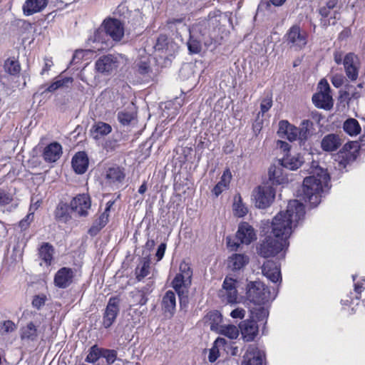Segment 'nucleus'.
<instances>
[{
    "label": "nucleus",
    "instance_id": "51",
    "mask_svg": "<svg viewBox=\"0 0 365 365\" xmlns=\"http://www.w3.org/2000/svg\"><path fill=\"white\" fill-rule=\"evenodd\" d=\"M272 106V98L271 96H267L262 100L260 103V111L258 113L257 116V120L259 118V115L262 114L263 115L265 113H267Z\"/></svg>",
    "mask_w": 365,
    "mask_h": 365
},
{
    "label": "nucleus",
    "instance_id": "18",
    "mask_svg": "<svg viewBox=\"0 0 365 365\" xmlns=\"http://www.w3.org/2000/svg\"><path fill=\"white\" fill-rule=\"evenodd\" d=\"M236 237L240 243L245 245L250 244L257 238L254 228L247 222L239 225Z\"/></svg>",
    "mask_w": 365,
    "mask_h": 365
},
{
    "label": "nucleus",
    "instance_id": "62",
    "mask_svg": "<svg viewBox=\"0 0 365 365\" xmlns=\"http://www.w3.org/2000/svg\"><path fill=\"white\" fill-rule=\"evenodd\" d=\"M246 311L242 308H236L230 312V317L235 319H242L245 317Z\"/></svg>",
    "mask_w": 365,
    "mask_h": 365
},
{
    "label": "nucleus",
    "instance_id": "41",
    "mask_svg": "<svg viewBox=\"0 0 365 365\" xmlns=\"http://www.w3.org/2000/svg\"><path fill=\"white\" fill-rule=\"evenodd\" d=\"M263 305L264 306H261V304H259L258 307L254 308L252 310V317L255 318L258 322L266 324L269 316V309L265 304Z\"/></svg>",
    "mask_w": 365,
    "mask_h": 365
},
{
    "label": "nucleus",
    "instance_id": "32",
    "mask_svg": "<svg viewBox=\"0 0 365 365\" xmlns=\"http://www.w3.org/2000/svg\"><path fill=\"white\" fill-rule=\"evenodd\" d=\"M176 307V298L174 292L167 291L162 299V308L165 313L173 315Z\"/></svg>",
    "mask_w": 365,
    "mask_h": 365
},
{
    "label": "nucleus",
    "instance_id": "63",
    "mask_svg": "<svg viewBox=\"0 0 365 365\" xmlns=\"http://www.w3.org/2000/svg\"><path fill=\"white\" fill-rule=\"evenodd\" d=\"M331 83L336 88H340L344 82V77L342 74H334L331 79Z\"/></svg>",
    "mask_w": 365,
    "mask_h": 365
},
{
    "label": "nucleus",
    "instance_id": "20",
    "mask_svg": "<svg viewBox=\"0 0 365 365\" xmlns=\"http://www.w3.org/2000/svg\"><path fill=\"white\" fill-rule=\"evenodd\" d=\"M237 281L230 277H225L222 284V295L226 298L228 303L237 302Z\"/></svg>",
    "mask_w": 365,
    "mask_h": 365
},
{
    "label": "nucleus",
    "instance_id": "53",
    "mask_svg": "<svg viewBox=\"0 0 365 365\" xmlns=\"http://www.w3.org/2000/svg\"><path fill=\"white\" fill-rule=\"evenodd\" d=\"M135 115L133 113L128 111H121L118 113V119L119 122L123 125H127L134 119Z\"/></svg>",
    "mask_w": 365,
    "mask_h": 365
},
{
    "label": "nucleus",
    "instance_id": "1",
    "mask_svg": "<svg viewBox=\"0 0 365 365\" xmlns=\"http://www.w3.org/2000/svg\"><path fill=\"white\" fill-rule=\"evenodd\" d=\"M305 207L298 200L288 202L286 211L279 212L272 220V231L259 244L258 254L264 258L274 256L289 247L288 238L292 230L304 220Z\"/></svg>",
    "mask_w": 365,
    "mask_h": 365
},
{
    "label": "nucleus",
    "instance_id": "36",
    "mask_svg": "<svg viewBox=\"0 0 365 365\" xmlns=\"http://www.w3.org/2000/svg\"><path fill=\"white\" fill-rule=\"evenodd\" d=\"M108 217L109 214L106 212H103L101 214L99 217L93 222L92 226L88 230L89 235L91 236L96 235L100 232V230L107 225L108 222Z\"/></svg>",
    "mask_w": 365,
    "mask_h": 365
},
{
    "label": "nucleus",
    "instance_id": "49",
    "mask_svg": "<svg viewBox=\"0 0 365 365\" xmlns=\"http://www.w3.org/2000/svg\"><path fill=\"white\" fill-rule=\"evenodd\" d=\"M17 329L16 324L11 320L0 322V334L4 335L14 331Z\"/></svg>",
    "mask_w": 365,
    "mask_h": 365
},
{
    "label": "nucleus",
    "instance_id": "21",
    "mask_svg": "<svg viewBox=\"0 0 365 365\" xmlns=\"http://www.w3.org/2000/svg\"><path fill=\"white\" fill-rule=\"evenodd\" d=\"M262 272L272 282L276 283L282 279L279 265L272 260H267L263 264Z\"/></svg>",
    "mask_w": 365,
    "mask_h": 365
},
{
    "label": "nucleus",
    "instance_id": "55",
    "mask_svg": "<svg viewBox=\"0 0 365 365\" xmlns=\"http://www.w3.org/2000/svg\"><path fill=\"white\" fill-rule=\"evenodd\" d=\"M13 200V196L7 191L0 189V206L9 204Z\"/></svg>",
    "mask_w": 365,
    "mask_h": 365
},
{
    "label": "nucleus",
    "instance_id": "46",
    "mask_svg": "<svg viewBox=\"0 0 365 365\" xmlns=\"http://www.w3.org/2000/svg\"><path fill=\"white\" fill-rule=\"evenodd\" d=\"M130 296L132 298L133 305L143 306L148 301L147 296L142 293L138 289H135V290L130 292Z\"/></svg>",
    "mask_w": 365,
    "mask_h": 365
},
{
    "label": "nucleus",
    "instance_id": "45",
    "mask_svg": "<svg viewBox=\"0 0 365 365\" xmlns=\"http://www.w3.org/2000/svg\"><path fill=\"white\" fill-rule=\"evenodd\" d=\"M4 70L10 75H16L19 73L21 67L18 61L14 58H8L4 62Z\"/></svg>",
    "mask_w": 365,
    "mask_h": 365
},
{
    "label": "nucleus",
    "instance_id": "35",
    "mask_svg": "<svg viewBox=\"0 0 365 365\" xmlns=\"http://www.w3.org/2000/svg\"><path fill=\"white\" fill-rule=\"evenodd\" d=\"M231 178L232 174L230 169L225 170L220 178V180L217 182V184L214 187L212 190V192L216 197L219 196L225 189H227L228 187Z\"/></svg>",
    "mask_w": 365,
    "mask_h": 365
},
{
    "label": "nucleus",
    "instance_id": "44",
    "mask_svg": "<svg viewBox=\"0 0 365 365\" xmlns=\"http://www.w3.org/2000/svg\"><path fill=\"white\" fill-rule=\"evenodd\" d=\"M102 349L95 344L88 349V354L85 359L88 363L95 364L102 357Z\"/></svg>",
    "mask_w": 365,
    "mask_h": 365
},
{
    "label": "nucleus",
    "instance_id": "4",
    "mask_svg": "<svg viewBox=\"0 0 365 365\" xmlns=\"http://www.w3.org/2000/svg\"><path fill=\"white\" fill-rule=\"evenodd\" d=\"M222 19L227 20V16L222 14L220 10H215L210 12L207 19L195 23L191 27L187 28V30L189 34L202 38L203 44L208 47L215 41L216 29L221 24Z\"/></svg>",
    "mask_w": 365,
    "mask_h": 365
},
{
    "label": "nucleus",
    "instance_id": "52",
    "mask_svg": "<svg viewBox=\"0 0 365 365\" xmlns=\"http://www.w3.org/2000/svg\"><path fill=\"white\" fill-rule=\"evenodd\" d=\"M102 357L108 364H112L117 359V351L114 349H102Z\"/></svg>",
    "mask_w": 365,
    "mask_h": 365
},
{
    "label": "nucleus",
    "instance_id": "15",
    "mask_svg": "<svg viewBox=\"0 0 365 365\" xmlns=\"http://www.w3.org/2000/svg\"><path fill=\"white\" fill-rule=\"evenodd\" d=\"M284 168H285L279 160L270 165L268 170L269 180L273 184L281 185L288 182L287 174Z\"/></svg>",
    "mask_w": 365,
    "mask_h": 365
},
{
    "label": "nucleus",
    "instance_id": "64",
    "mask_svg": "<svg viewBox=\"0 0 365 365\" xmlns=\"http://www.w3.org/2000/svg\"><path fill=\"white\" fill-rule=\"evenodd\" d=\"M56 217L61 221L66 222L70 218V216L66 212V210L61 206L57 208Z\"/></svg>",
    "mask_w": 365,
    "mask_h": 365
},
{
    "label": "nucleus",
    "instance_id": "16",
    "mask_svg": "<svg viewBox=\"0 0 365 365\" xmlns=\"http://www.w3.org/2000/svg\"><path fill=\"white\" fill-rule=\"evenodd\" d=\"M74 275L73 269L66 267L61 268L54 276L55 286L61 289L67 288L73 282Z\"/></svg>",
    "mask_w": 365,
    "mask_h": 365
},
{
    "label": "nucleus",
    "instance_id": "38",
    "mask_svg": "<svg viewBox=\"0 0 365 365\" xmlns=\"http://www.w3.org/2000/svg\"><path fill=\"white\" fill-rule=\"evenodd\" d=\"M227 341L225 339L217 337L214 342L213 346L210 349L208 359L210 362H215L219 357V349L223 348L227 344Z\"/></svg>",
    "mask_w": 365,
    "mask_h": 365
},
{
    "label": "nucleus",
    "instance_id": "12",
    "mask_svg": "<svg viewBox=\"0 0 365 365\" xmlns=\"http://www.w3.org/2000/svg\"><path fill=\"white\" fill-rule=\"evenodd\" d=\"M70 206L79 216H87L91 206L90 196L87 194L78 195L71 201Z\"/></svg>",
    "mask_w": 365,
    "mask_h": 365
},
{
    "label": "nucleus",
    "instance_id": "57",
    "mask_svg": "<svg viewBox=\"0 0 365 365\" xmlns=\"http://www.w3.org/2000/svg\"><path fill=\"white\" fill-rule=\"evenodd\" d=\"M292 125L290 124L287 120H282L279 123V129L277 133L279 137L284 136L285 133H287L289 129Z\"/></svg>",
    "mask_w": 365,
    "mask_h": 365
},
{
    "label": "nucleus",
    "instance_id": "30",
    "mask_svg": "<svg viewBox=\"0 0 365 365\" xmlns=\"http://www.w3.org/2000/svg\"><path fill=\"white\" fill-rule=\"evenodd\" d=\"M279 160L285 168L291 170L298 169L304 162L303 158L298 153L288 154Z\"/></svg>",
    "mask_w": 365,
    "mask_h": 365
},
{
    "label": "nucleus",
    "instance_id": "59",
    "mask_svg": "<svg viewBox=\"0 0 365 365\" xmlns=\"http://www.w3.org/2000/svg\"><path fill=\"white\" fill-rule=\"evenodd\" d=\"M154 288H155L154 281L151 278H149L146 282V284L138 289L142 293L145 294V296L148 297L150 293H152Z\"/></svg>",
    "mask_w": 365,
    "mask_h": 365
},
{
    "label": "nucleus",
    "instance_id": "17",
    "mask_svg": "<svg viewBox=\"0 0 365 365\" xmlns=\"http://www.w3.org/2000/svg\"><path fill=\"white\" fill-rule=\"evenodd\" d=\"M343 64L347 78L354 81L359 76V63L358 58L353 53H347L344 58Z\"/></svg>",
    "mask_w": 365,
    "mask_h": 365
},
{
    "label": "nucleus",
    "instance_id": "27",
    "mask_svg": "<svg viewBox=\"0 0 365 365\" xmlns=\"http://www.w3.org/2000/svg\"><path fill=\"white\" fill-rule=\"evenodd\" d=\"M312 102L319 108L329 110L333 106L332 98L328 92H318L313 95Z\"/></svg>",
    "mask_w": 365,
    "mask_h": 365
},
{
    "label": "nucleus",
    "instance_id": "31",
    "mask_svg": "<svg viewBox=\"0 0 365 365\" xmlns=\"http://www.w3.org/2000/svg\"><path fill=\"white\" fill-rule=\"evenodd\" d=\"M204 319L205 323L207 324L213 331L217 332L222 326L220 324L222 320V314L217 310L208 312Z\"/></svg>",
    "mask_w": 365,
    "mask_h": 365
},
{
    "label": "nucleus",
    "instance_id": "37",
    "mask_svg": "<svg viewBox=\"0 0 365 365\" xmlns=\"http://www.w3.org/2000/svg\"><path fill=\"white\" fill-rule=\"evenodd\" d=\"M189 35L190 38L187 42L189 53L197 54L200 53L202 50V44L203 43L202 39L192 34H189Z\"/></svg>",
    "mask_w": 365,
    "mask_h": 365
},
{
    "label": "nucleus",
    "instance_id": "8",
    "mask_svg": "<svg viewBox=\"0 0 365 365\" xmlns=\"http://www.w3.org/2000/svg\"><path fill=\"white\" fill-rule=\"evenodd\" d=\"M284 37L287 46L294 51L302 50L307 43L308 34L298 25L291 26Z\"/></svg>",
    "mask_w": 365,
    "mask_h": 365
},
{
    "label": "nucleus",
    "instance_id": "7",
    "mask_svg": "<svg viewBox=\"0 0 365 365\" xmlns=\"http://www.w3.org/2000/svg\"><path fill=\"white\" fill-rule=\"evenodd\" d=\"M340 6L337 0H329L326 4L319 9V14L321 16L320 24L324 28L330 25H334L340 16Z\"/></svg>",
    "mask_w": 365,
    "mask_h": 365
},
{
    "label": "nucleus",
    "instance_id": "14",
    "mask_svg": "<svg viewBox=\"0 0 365 365\" xmlns=\"http://www.w3.org/2000/svg\"><path fill=\"white\" fill-rule=\"evenodd\" d=\"M116 56L108 54L101 56L96 61L95 66L98 72L103 74H109L118 67Z\"/></svg>",
    "mask_w": 365,
    "mask_h": 365
},
{
    "label": "nucleus",
    "instance_id": "50",
    "mask_svg": "<svg viewBox=\"0 0 365 365\" xmlns=\"http://www.w3.org/2000/svg\"><path fill=\"white\" fill-rule=\"evenodd\" d=\"M185 283V276L182 274H178L172 282L173 287L177 292H180L182 290L187 291Z\"/></svg>",
    "mask_w": 365,
    "mask_h": 365
},
{
    "label": "nucleus",
    "instance_id": "56",
    "mask_svg": "<svg viewBox=\"0 0 365 365\" xmlns=\"http://www.w3.org/2000/svg\"><path fill=\"white\" fill-rule=\"evenodd\" d=\"M46 301V297L44 294H39L34 296L32 300V306L37 309H40L44 306Z\"/></svg>",
    "mask_w": 365,
    "mask_h": 365
},
{
    "label": "nucleus",
    "instance_id": "34",
    "mask_svg": "<svg viewBox=\"0 0 365 365\" xmlns=\"http://www.w3.org/2000/svg\"><path fill=\"white\" fill-rule=\"evenodd\" d=\"M125 176L122 168L120 167H112L106 171V178L110 184H118L123 182Z\"/></svg>",
    "mask_w": 365,
    "mask_h": 365
},
{
    "label": "nucleus",
    "instance_id": "39",
    "mask_svg": "<svg viewBox=\"0 0 365 365\" xmlns=\"http://www.w3.org/2000/svg\"><path fill=\"white\" fill-rule=\"evenodd\" d=\"M233 212L239 217H244L248 212L247 207L242 203L240 195H235L232 205Z\"/></svg>",
    "mask_w": 365,
    "mask_h": 365
},
{
    "label": "nucleus",
    "instance_id": "42",
    "mask_svg": "<svg viewBox=\"0 0 365 365\" xmlns=\"http://www.w3.org/2000/svg\"><path fill=\"white\" fill-rule=\"evenodd\" d=\"M239 328L235 325H222L220 329L216 332L225 336L230 339H235L239 336Z\"/></svg>",
    "mask_w": 365,
    "mask_h": 365
},
{
    "label": "nucleus",
    "instance_id": "3",
    "mask_svg": "<svg viewBox=\"0 0 365 365\" xmlns=\"http://www.w3.org/2000/svg\"><path fill=\"white\" fill-rule=\"evenodd\" d=\"M104 29L94 31L88 40L87 44L91 46V51H103L112 48L113 41H119L124 36V28L120 21L115 19H109L103 22Z\"/></svg>",
    "mask_w": 365,
    "mask_h": 365
},
{
    "label": "nucleus",
    "instance_id": "19",
    "mask_svg": "<svg viewBox=\"0 0 365 365\" xmlns=\"http://www.w3.org/2000/svg\"><path fill=\"white\" fill-rule=\"evenodd\" d=\"M38 326L34 322H29L25 326L20 329V338L21 341L26 343L36 341L40 331L38 329Z\"/></svg>",
    "mask_w": 365,
    "mask_h": 365
},
{
    "label": "nucleus",
    "instance_id": "5",
    "mask_svg": "<svg viewBox=\"0 0 365 365\" xmlns=\"http://www.w3.org/2000/svg\"><path fill=\"white\" fill-rule=\"evenodd\" d=\"M247 298L251 302L259 305L273 301L277 292L274 288L266 287L260 281L250 282L247 286Z\"/></svg>",
    "mask_w": 365,
    "mask_h": 365
},
{
    "label": "nucleus",
    "instance_id": "47",
    "mask_svg": "<svg viewBox=\"0 0 365 365\" xmlns=\"http://www.w3.org/2000/svg\"><path fill=\"white\" fill-rule=\"evenodd\" d=\"M71 81H72V78H68V77L56 80V81H54L51 84H50L42 92V93H44L45 92H53V91H56L57 89L66 86L68 83H71Z\"/></svg>",
    "mask_w": 365,
    "mask_h": 365
},
{
    "label": "nucleus",
    "instance_id": "48",
    "mask_svg": "<svg viewBox=\"0 0 365 365\" xmlns=\"http://www.w3.org/2000/svg\"><path fill=\"white\" fill-rule=\"evenodd\" d=\"M150 273V263L148 261H144L140 267H138L135 269L136 279L138 282L147 277Z\"/></svg>",
    "mask_w": 365,
    "mask_h": 365
},
{
    "label": "nucleus",
    "instance_id": "28",
    "mask_svg": "<svg viewBox=\"0 0 365 365\" xmlns=\"http://www.w3.org/2000/svg\"><path fill=\"white\" fill-rule=\"evenodd\" d=\"M249 257L245 254H232L227 260V265L232 271L240 270L249 262Z\"/></svg>",
    "mask_w": 365,
    "mask_h": 365
},
{
    "label": "nucleus",
    "instance_id": "33",
    "mask_svg": "<svg viewBox=\"0 0 365 365\" xmlns=\"http://www.w3.org/2000/svg\"><path fill=\"white\" fill-rule=\"evenodd\" d=\"M54 250L52 245L48 242H43L38 248V257L43 262L46 267L51 265L53 260Z\"/></svg>",
    "mask_w": 365,
    "mask_h": 365
},
{
    "label": "nucleus",
    "instance_id": "54",
    "mask_svg": "<svg viewBox=\"0 0 365 365\" xmlns=\"http://www.w3.org/2000/svg\"><path fill=\"white\" fill-rule=\"evenodd\" d=\"M168 38L165 35H160L156 43L154 46V48L155 51H164L168 48Z\"/></svg>",
    "mask_w": 365,
    "mask_h": 365
},
{
    "label": "nucleus",
    "instance_id": "6",
    "mask_svg": "<svg viewBox=\"0 0 365 365\" xmlns=\"http://www.w3.org/2000/svg\"><path fill=\"white\" fill-rule=\"evenodd\" d=\"M354 282V292H350L344 299L341 300V304L344 309H348L349 314L354 312L355 306L359 303L361 292L365 289V279L364 277L358 278L356 275H352Z\"/></svg>",
    "mask_w": 365,
    "mask_h": 365
},
{
    "label": "nucleus",
    "instance_id": "43",
    "mask_svg": "<svg viewBox=\"0 0 365 365\" xmlns=\"http://www.w3.org/2000/svg\"><path fill=\"white\" fill-rule=\"evenodd\" d=\"M313 123L309 120H304L298 128V138L300 142H304L310 135L309 128L312 126Z\"/></svg>",
    "mask_w": 365,
    "mask_h": 365
},
{
    "label": "nucleus",
    "instance_id": "40",
    "mask_svg": "<svg viewBox=\"0 0 365 365\" xmlns=\"http://www.w3.org/2000/svg\"><path fill=\"white\" fill-rule=\"evenodd\" d=\"M343 128L346 133L351 136L358 135L361 131L360 125L354 118L347 119L344 123Z\"/></svg>",
    "mask_w": 365,
    "mask_h": 365
},
{
    "label": "nucleus",
    "instance_id": "58",
    "mask_svg": "<svg viewBox=\"0 0 365 365\" xmlns=\"http://www.w3.org/2000/svg\"><path fill=\"white\" fill-rule=\"evenodd\" d=\"M282 138H286L289 141L296 140L298 138V128L292 125L287 133H285L284 136H282Z\"/></svg>",
    "mask_w": 365,
    "mask_h": 365
},
{
    "label": "nucleus",
    "instance_id": "26",
    "mask_svg": "<svg viewBox=\"0 0 365 365\" xmlns=\"http://www.w3.org/2000/svg\"><path fill=\"white\" fill-rule=\"evenodd\" d=\"M71 163L76 173L83 174L88 167V158L85 152H78L73 157Z\"/></svg>",
    "mask_w": 365,
    "mask_h": 365
},
{
    "label": "nucleus",
    "instance_id": "60",
    "mask_svg": "<svg viewBox=\"0 0 365 365\" xmlns=\"http://www.w3.org/2000/svg\"><path fill=\"white\" fill-rule=\"evenodd\" d=\"M137 71L140 74L143 76L149 73V72L150 71L149 63L147 61H140L137 64Z\"/></svg>",
    "mask_w": 365,
    "mask_h": 365
},
{
    "label": "nucleus",
    "instance_id": "23",
    "mask_svg": "<svg viewBox=\"0 0 365 365\" xmlns=\"http://www.w3.org/2000/svg\"><path fill=\"white\" fill-rule=\"evenodd\" d=\"M48 0H26L23 6L24 15L31 16L43 10L47 4Z\"/></svg>",
    "mask_w": 365,
    "mask_h": 365
},
{
    "label": "nucleus",
    "instance_id": "61",
    "mask_svg": "<svg viewBox=\"0 0 365 365\" xmlns=\"http://www.w3.org/2000/svg\"><path fill=\"white\" fill-rule=\"evenodd\" d=\"M34 220V213H29L24 219L19 222V227L21 230H26Z\"/></svg>",
    "mask_w": 365,
    "mask_h": 365
},
{
    "label": "nucleus",
    "instance_id": "25",
    "mask_svg": "<svg viewBox=\"0 0 365 365\" xmlns=\"http://www.w3.org/2000/svg\"><path fill=\"white\" fill-rule=\"evenodd\" d=\"M348 148H350V145H344L335 157V160L339 163L340 168H345L347 165L354 162L356 158V155L349 150Z\"/></svg>",
    "mask_w": 365,
    "mask_h": 365
},
{
    "label": "nucleus",
    "instance_id": "10",
    "mask_svg": "<svg viewBox=\"0 0 365 365\" xmlns=\"http://www.w3.org/2000/svg\"><path fill=\"white\" fill-rule=\"evenodd\" d=\"M120 299L118 297H112L109 299L103 314L102 324L105 329L110 328L120 312Z\"/></svg>",
    "mask_w": 365,
    "mask_h": 365
},
{
    "label": "nucleus",
    "instance_id": "13",
    "mask_svg": "<svg viewBox=\"0 0 365 365\" xmlns=\"http://www.w3.org/2000/svg\"><path fill=\"white\" fill-rule=\"evenodd\" d=\"M239 329L243 340L247 342L254 341L259 332V327L253 319L241 322Z\"/></svg>",
    "mask_w": 365,
    "mask_h": 365
},
{
    "label": "nucleus",
    "instance_id": "11",
    "mask_svg": "<svg viewBox=\"0 0 365 365\" xmlns=\"http://www.w3.org/2000/svg\"><path fill=\"white\" fill-rule=\"evenodd\" d=\"M265 352L256 344H250L243 356L242 365H263Z\"/></svg>",
    "mask_w": 365,
    "mask_h": 365
},
{
    "label": "nucleus",
    "instance_id": "2",
    "mask_svg": "<svg viewBox=\"0 0 365 365\" xmlns=\"http://www.w3.org/2000/svg\"><path fill=\"white\" fill-rule=\"evenodd\" d=\"M308 173L309 175L303 181V199L316 207L320 203L322 194L329 189L330 177L327 170L321 168L317 161H312Z\"/></svg>",
    "mask_w": 365,
    "mask_h": 365
},
{
    "label": "nucleus",
    "instance_id": "24",
    "mask_svg": "<svg viewBox=\"0 0 365 365\" xmlns=\"http://www.w3.org/2000/svg\"><path fill=\"white\" fill-rule=\"evenodd\" d=\"M342 141L336 134H328L325 135L321 142V147L323 150L332 152L336 150L341 145Z\"/></svg>",
    "mask_w": 365,
    "mask_h": 365
},
{
    "label": "nucleus",
    "instance_id": "9",
    "mask_svg": "<svg viewBox=\"0 0 365 365\" xmlns=\"http://www.w3.org/2000/svg\"><path fill=\"white\" fill-rule=\"evenodd\" d=\"M255 205L259 209L269 207L275 197V190L269 184L258 186L254 192Z\"/></svg>",
    "mask_w": 365,
    "mask_h": 365
},
{
    "label": "nucleus",
    "instance_id": "22",
    "mask_svg": "<svg viewBox=\"0 0 365 365\" xmlns=\"http://www.w3.org/2000/svg\"><path fill=\"white\" fill-rule=\"evenodd\" d=\"M62 153L61 144L53 142L45 147L43 152V158L47 163H55L60 158Z\"/></svg>",
    "mask_w": 365,
    "mask_h": 365
},
{
    "label": "nucleus",
    "instance_id": "29",
    "mask_svg": "<svg viewBox=\"0 0 365 365\" xmlns=\"http://www.w3.org/2000/svg\"><path fill=\"white\" fill-rule=\"evenodd\" d=\"M111 131V125L102 121L95 123L91 128V136L95 140H99L103 138L110 133Z\"/></svg>",
    "mask_w": 365,
    "mask_h": 365
}]
</instances>
